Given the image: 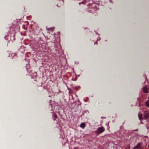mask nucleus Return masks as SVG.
Returning <instances> with one entry per match:
<instances>
[{"label": "nucleus", "mask_w": 149, "mask_h": 149, "mask_svg": "<svg viewBox=\"0 0 149 149\" xmlns=\"http://www.w3.org/2000/svg\"><path fill=\"white\" fill-rule=\"evenodd\" d=\"M105 130L104 128L102 127H99L97 128V130L95 131V132L97 134H100L103 132Z\"/></svg>", "instance_id": "f257e3e1"}, {"label": "nucleus", "mask_w": 149, "mask_h": 149, "mask_svg": "<svg viewBox=\"0 0 149 149\" xmlns=\"http://www.w3.org/2000/svg\"><path fill=\"white\" fill-rule=\"evenodd\" d=\"M143 117L145 119L149 120V114L148 111H145L144 112Z\"/></svg>", "instance_id": "f03ea898"}, {"label": "nucleus", "mask_w": 149, "mask_h": 149, "mask_svg": "<svg viewBox=\"0 0 149 149\" xmlns=\"http://www.w3.org/2000/svg\"><path fill=\"white\" fill-rule=\"evenodd\" d=\"M74 149H78V148H74Z\"/></svg>", "instance_id": "9d476101"}, {"label": "nucleus", "mask_w": 149, "mask_h": 149, "mask_svg": "<svg viewBox=\"0 0 149 149\" xmlns=\"http://www.w3.org/2000/svg\"><path fill=\"white\" fill-rule=\"evenodd\" d=\"M146 106L147 107H149V101H146Z\"/></svg>", "instance_id": "0eeeda50"}, {"label": "nucleus", "mask_w": 149, "mask_h": 149, "mask_svg": "<svg viewBox=\"0 0 149 149\" xmlns=\"http://www.w3.org/2000/svg\"><path fill=\"white\" fill-rule=\"evenodd\" d=\"M54 118H57V116L55 114L54 115Z\"/></svg>", "instance_id": "1a4fd4ad"}, {"label": "nucleus", "mask_w": 149, "mask_h": 149, "mask_svg": "<svg viewBox=\"0 0 149 149\" xmlns=\"http://www.w3.org/2000/svg\"><path fill=\"white\" fill-rule=\"evenodd\" d=\"M53 29H54L52 28L47 29V30H48V31H53Z\"/></svg>", "instance_id": "6e6552de"}, {"label": "nucleus", "mask_w": 149, "mask_h": 149, "mask_svg": "<svg viewBox=\"0 0 149 149\" xmlns=\"http://www.w3.org/2000/svg\"><path fill=\"white\" fill-rule=\"evenodd\" d=\"M142 114L139 113L138 114V117L139 119L141 120H143V118L142 117Z\"/></svg>", "instance_id": "39448f33"}, {"label": "nucleus", "mask_w": 149, "mask_h": 149, "mask_svg": "<svg viewBox=\"0 0 149 149\" xmlns=\"http://www.w3.org/2000/svg\"><path fill=\"white\" fill-rule=\"evenodd\" d=\"M85 126V124L84 123H81L80 125V127L81 128H84Z\"/></svg>", "instance_id": "423d86ee"}, {"label": "nucleus", "mask_w": 149, "mask_h": 149, "mask_svg": "<svg viewBox=\"0 0 149 149\" xmlns=\"http://www.w3.org/2000/svg\"><path fill=\"white\" fill-rule=\"evenodd\" d=\"M141 143H139L136 146H135L133 149H136V148H140L141 145Z\"/></svg>", "instance_id": "20e7f679"}, {"label": "nucleus", "mask_w": 149, "mask_h": 149, "mask_svg": "<svg viewBox=\"0 0 149 149\" xmlns=\"http://www.w3.org/2000/svg\"><path fill=\"white\" fill-rule=\"evenodd\" d=\"M143 91L146 93H148L149 91H148V88L146 86L143 87L142 88Z\"/></svg>", "instance_id": "7ed1b4c3"}]
</instances>
